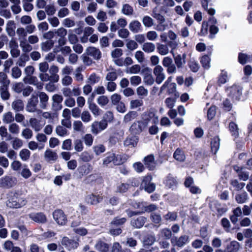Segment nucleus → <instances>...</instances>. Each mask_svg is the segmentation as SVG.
Masks as SVG:
<instances>
[{
	"mask_svg": "<svg viewBox=\"0 0 252 252\" xmlns=\"http://www.w3.org/2000/svg\"><path fill=\"white\" fill-rule=\"evenodd\" d=\"M142 21L143 25L146 27H151L154 25V20L149 16H144Z\"/></svg>",
	"mask_w": 252,
	"mask_h": 252,
	"instance_id": "3c124183",
	"label": "nucleus"
},
{
	"mask_svg": "<svg viewBox=\"0 0 252 252\" xmlns=\"http://www.w3.org/2000/svg\"><path fill=\"white\" fill-rule=\"evenodd\" d=\"M45 160L47 162H52L56 160L58 158L57 154L50 149L45 151L44 155Z\"/></svg>",
	"mask_w": 252,
	"mask_h": 252,
	"instance_id": "aec40b11",
	"label": "nucleus"
},
{
	"mask_svg": "<svg viewBox=\"0 0 252 252\" xmlns=\"http://www.w3.org/2000/svg\"><path fill=\"white\" fill-rule=\"evenodd\" d=\"M14 121V118L10 112L4 114L2 116V121L5 124H10Z\"/></svg>",
	"mask_w": 252,
	"mask_h": 252,
	"instance_id": "79ce46f5",
	"label": "nucleus"
},
{
	"mask_svg": "<svg viewBox=\"0 0 252 252\" xmlns=\"http://www.w3.org/2000/svg\"><path fill=\"white\" fill-rule=\"evenodd\" d=\"M30 252H44L40 247L36 244L32 243L29 246Z\"/></svg>",
	"mask_w": 252,
	"mask_h": 252,
	"instance_id": "774afa93",
	"label": "nucleus"
},
{
	"mask_svg": "<svg viewBox=\"0 0 252 252\" xmlns=\"http://www.w3.org/2000/svg\"><path fill=\"white\" fill-rule=\"evenodd\" d=\"M230 185L231 187L234 189V190L239 191L243 189L245 186V184L244 183H240L236 179L231 180L230 181Z\"/></svg>",
	"mask_w": 252,
	"mask_h": 252,
	"instance_id": "473e14b6",
	"label": "nucleus"
},
{
	"mask_svg": "<svg viewBox=\"0 0 252 252\" xmlns=\"http://www.w3.org/2000/svg\"><path fill=\"white\" fill-rule=\"evenodd\" d=\"M80 159L84 162L90 161L93 158V156L88 152H82L79 156Z\"/></svg>",
	"mask_w": 252,
	"mask_h": 252,
	"instance_id": "de8ad7c7",
	"label": "nucleus"
},
{
	"mask_svg": "<svg viewBox=\"0 0 252 252\" xmlns=\"http://www.w3.org/2000/svg\"><path fill=\"white\" fill-rule=\"evenodd\" d=\"M21 135L26 139H30L33 136V132L30 128L27 127L22 130Z\"/></svg>",
	"mask_w": 252,
	"mask_h": 252,
	"instance_id": "c03bdc74",
	"label": "nucleus"
},
{
	"mask_svg": "<svg viewBox=\"0 0 252 252\" xmlns=\"http://www.w3.org/2000/svg\"><path fill=\"white\" fill-rule=\"evenodd\" d=\"M29 123L31 127L36 132L40 131L45 125V123L34 118L30 119Z\"/></svg>",
	"mask_w": 252,
	"mask_h": 252,
	"instance_id": "1a4fd4ad",
	"label": "nucleus"
},
{
	"mask_svg": "<svg viewBox=\"0 0 252 252\" xmlns=\"http://www.w3.org/2000/svg\"><path fill=\"white\" fill-rule=\"evenodd\" d=\"M137 117V113L134 111H131L126 114L124 119V121L125 123H128L131 120H134Z\"/></svg>",
	"mask_w": 252,
	"mask_h": 252,
	"instance_id": "13d9d810",
	"label": "nucleus"
},
{
	"mask_svg": "<svg viewBox=\"0 0 252 252\" xmlns=\"http://www.w3.org/2000/svg\"><path fill=\"white\" fill-rule=\"evenodd\" d=\"M86 199L91 205H96L102 201L103 197L100 195L91 194L87 195Z\"/></svg>",
	"mask_w": 252,
	"mask_h": 252,
	"instance_id": "f3484780",
	"label": "nucleus"
},
{
	"mask_svg": "<svg viewBox=\"0 0 252 252\" xmlns=\"http://www.w3.org/2000/svg\"><path fill=\"white\" fill-rule=\"evenodd\" d=\"M242 210L240 207H237L233 210V215L230 217V220L233 223H235L238 221V217L242 215Z\"/></svg>",
	"mask_w": 252,
	"mask_h": 252,
	"instance_id": "4c0bfd02",
	"label": "nucleus"
},
{
	"mask_svg": "<svg viewBox=\"0 0 252 252\" xmlns=\"http://www.w3.org/2000/svg\"><path fill=\"white\" fill-rule=\"evenodd\" d=\"M91 116L90 113L87 111H83L81 115L82 121L85 123H88L91 121Z\"/></svg>",
	"mask_w": 252,
	"mask_h": 252,
	"instance_id": "338daca9",
	"label": "nucleus"
},
{
	"mask_svg": "<svg viewBox=\"0 0 252 252\" xmlns=\"http://www.w3.org/2000/svg\"><path fill=\"white\" fill-rule=\"evenodd\" d=\"M11 144L12 147L14 150H18L23 145V141L17 137H12Z\"/></svg>",
	"mask_w": 252,
	"mask_h": 252,
	"instance_id": "7c9ffc66",
	"label": "nucleus"
},
{
	"mask_svg": "<svg viewBox=\"0 0 252 252\" xmlns=\"http://www.w3.org/2000/svg\"><path fill=\"white\" fill-rule=\"evenodd\" d=\"M107 124L104 121H100V122L94 121L91 126V132L95 135H97L98 133L106 128Z\"/></svg>",
	"mask_w": 252,
	"mask_h": 252,
	"instance_id": "7ed1b4c3",
	"label": "nucleus"
},
{
	"mask_svg": "<svg viewBox=\"0 0 252 252\" xmlns=\"http://www.w3.org/2000/svg\"><path fill=\"white\" fill-rule=\"evenodd\" d=\"M23 81L25 83H29L36 86L38 89H41L43 88V83L38 82L37 78L35 76H25L23 79Z\"/></svg>",
	"mask_w": 252,
	"mask_h": 252,
	"instance_id": "f8f14e48",
	"label": "nucleus"
},
{
	"mask_svg": "<svg viewBox=\"0 0 252 252\" xmlns=\"http://www.w3.org/2000/svg\"><path fill=\"white\" fill-rule=\"evenodd\" d=\"M138 142V138L135 136L127 137L124 141V145L126 147H134Z\"/></svg>",
	"mask_w": 252,
	"mask_h": 252,
	"instance_id": "c85d7f7f",
	"label": "nucleus"
},
{
	"mask_svg": "<svg viewBox=\"0 0 252 252\" xmlns=\"http://www.w3.org/2000/svg\"><path fill=\"white\" fill-rule=\"evenodd\" d=\"M15 22L13 20H8L6 24L5 31L9 36L13 37L15 36Z\"/></svg>",
	"mask_w": 252,
	"mask_h": 252,
	"instance_id": "2eb2a0df",
	"label": "nucleus"
},
{
	"mask_svg": "<svg viewBox=\"0 0 252 252\" xmlns=\"http://www.w3.org/2000/svg\"><path fill=\"white\" fill-rule=\"evenodd\" d=\"M141 73L143 76V81L146 84L151 85L154 83L155 79L152 76L150 68L146 67L143 69Z\"/></svg>",
	"mask_w": 252,
	"mask_h": 252,
	"instance_id": "6e6552de",
	"label": "nucleus"
},
{
	"mask_svg": "<svg viewBox=\"0 0 252 252\" xmlns=\"http://www.w3.org/2000/svg\"><path fill=\"white\" fill-rule=\"evenodd\" d=\"M27 203L26 198L18 192H11L9 194L7 206L10 208H19Z\"/></svg>",
	"mask_w": 252,
	"mask_h": 252,
	"instance_id": "f257e3e1",
	"label": "nucleus"
},
{
	"mask_svg": "<svg viewBox=\"0 0 252 252\" xmlns=\"http://www.w3.org/2000/svg\"><path fill=\"white\" fill-rule=\"evenodd\" d=\"M121 12L126 16H132L134 13V9L131 5L125 3L122 5Z\"/></svg>",
	"mask_w": 252,
	"mask_h": 252,
	"instance_id": "5701e85b",
	"label": "nucleus"
},
{
	"mask_svg": "<svg viewBox=\"0 0 252 252\" xmlns=\"http://www.w3.org/2000/svg\"><path fill=\"white\" fill-rule=\"evenodd\" d=\"M226 93L231 94H236L242 93V88L240 86L234 85L226 89Z\"/></svg>",
	"mask_w": 252,
	"mask_h": 252,
	"instance_id": "c9c22d12",
	"label": "nucleus"
},
{
	"mask_svg": "<svg viewBox=\"0 0 252 252\" xmlns=\"http://www.w3.org/2000/svg\"><path fill=\"white\" fill-rule=\"evenodd\" d=\"M174 158L179 161H183L185 159V155L182 150L178 148L174 153Z\"/></svg>",
	"mask_w": 252,
	"mask_h": 252,
	"instance_id": "f704fd0d",
	"label": "nucleus"
},
{
	"mask_svg": "<svg viewBox=\"0 0 252 252\" xmlns=\"http://www.w3.org/2000/svg\"><path fill=\"white\" fill-rule=\"evenodd\" d=\"M94 248L100 252H108L109 246L106 243L99 240L96 241L94 245Z\"/></svg>",
	"mask_w": 252,
	"mask_h": 252,
	"instance_id": "6ab92c4d",
	"label": "nucleus"
},
{
	"mask_svg": "<svg viewBox=\"0 0 252 252\" xmlns=\"http://www.w3.org/2000/svg\"><path fill=\"white\" fill-rule=\"evenodd\" d=\"M153 73L156 77V82L159 84L165 78V74L164 72V69L161 65H157L154 68Z\"/></svg>",
	"mask_w": 252,
	"mask_h": 252,
	"instance_id": "423d86ee",
	"label": "nucleus"
},
{
	"mask_svg": "<svg viewBox=\"0 0 252 252\" xmlns=\"http://www.w3.org/2000/svg\"><path fill=\"white\" fill-rule=\"evenodd\" d=\"M150 219L153 222L159 225H160L162 221V218L160 215L156 213H152L151 214Z\"/></svg>",
	"mask_w": 252,
	"mask_h": 252,
	"instance_id": "8fccbe9b",
	"label": "nucleus"
},
{
	"mask_svg": "<svg viewBox=\"0 0 252 252\" xmlns=\"http://www.w3.org/2000/svg\"><path fill=\"white\" fill-rule=\"evenodd\" d=\"M157 50L159 54L164 56L169 53V48L166 45L158 44L157 46Z\"/></svg>",
	"mask_w": 252,
	"mask_h": 252,
	"instance_id": "37998d69",
	"label": "nucleus"
},
{
	"mask_svg": "<svg viewBox=\"0 0 252 252\" xmlns=\"http://www.w3.org/2000/svg\"><path fill=\"white\" fill-rule=\"evenodd\" d=\"M248 199V194L246 192L237 194L235 196V200L238 203H243Z\"/></svg>",
	"mask_w": 252,
	"mask_h": 252,
	"instance_id": "49530a36",
	"label": "nucleus"
},
{
	"mask_svg": "<svg viewBox=\"0 0 252 252\" xmlns=\"http://www.w3.org/2000/svg\"><path fill=\"white\" fill-rule=\"evenodd\" d=\"M175 245L179 247H182L189 242V236L183 235L179 238H176Z\"/></svg>",
	"mask_w": 252,
	"mask_h": 252,
	"instance_id": "a878e982",
	"label": "nucleus"
},
{
	"mask_svg": "<svg viewBox=\"0 0 252 252\" xmlns=\"http://www.w3.org/2000/svg\"><path fill=\"white\" fill-rule=\"evenodd\" d=\"M62 244L67 248L69 250L76 249L78 246V243L76 241L69 239L66 237H64L62 240Z\"/></svg>",
	"mask_w": 252,
	"mask_h": 252,
	"instance_id": "9b49d317",
	"label": "nucleus"
},
{
	"mask_svg": "<svg viewBox=\"0 0 252 252\" xmlns=\"http://www.w3.org/2000/svg\"><path fill=\"white\" fill-rule=\"evenodd\" d=\"M85 145L87 146H91L92 145L94 140L93 136L91 134H86L83 137Z\"/></svg>",
	"mask_w": 252,
	"mask_h": 252,
	"instance_id": "6e6d98bb",
	"label": "nucleus"
},
{
	"mask_svg": "<svg viewBox=\"0 0 252 252\" xmlns=\"http://www.w3.org/2000/svg\"><path fill=\"white\" fill-rule=\"evenodd\" d=\"M3 249L10 252H22V249L17 246H14L13 242L11 241H6L3 245Z\"/></svg>",
	"mask_w": 252,
	"mask_h": 252,
	"instance_id": "dca6fc26",
	"label": "nucleus"
},
{
	"mask_svg": "<svg viewBox=\"0 0 252 252\" xmlns=\"http://www.w3.org/2000/svg\"><path fill=\"white\" fill-rule=\"evenodd\" d=\"M244 236L249 239L246 242V246L251 248L252 243L251 237L252 236V230L250 229H247L244 231Z\"/></svg>",
	"mask_w": 252,
	"mask_h": 252,
	"instance_id": "5fc2aeb1",
	"label": "nucleus"
},
{
	"mask_svg": "<svg viewBox=\"0 0 252 252\" xmlns=\"http://www.w3.org/2000/svg\"><path fill=\"white\" fill-rule=\"evenodd\" d=\"M54 220L59 225H64L67 222V218L64 212L61 210H55L53 213Z\"/></svg>",
	"mask_w": 252,
	"mask_h": 252,
	"instance_id": "20e7f679",
	"label": "nucleus"
},
{
	"mask_svg": "<svg viewBox=\"0 0 252 252\" xmlns=\"http://www.w3.org/2000/svg\"><path fill=\"white\" fill-rule=\"evenodd\" d=\"M186 58V55L185 54H183L182 55H178L176 56H174V62L178 68L182 67L185 64Z\"/></svg>",
	"mask_w": 252,
	"mask_h": 252,
	"instance_id": "b1692460",
	"label": "nucleus"
},
{
	"mask_svg": "<svg viewBox=\"0 0 252 252\" xmlns=\"http://www.w3.org/2000/svg\"><path fill=\"white\" fill-rule=\"evenodd\" d=\"M114 119L113 113L111 111L106 112L103 117L102 121L105 122L108 125V123H111Z\"/></svg>",
	"mask_w": 252,
	"mask_h": 252,
	"instance_id": "0e129e2a",
	"label": "nucleus"
},
{
	"mask_svg": "<svg viewBox=\"0 0 252 252\" xmlns=\"http://www.w3.org/2000/svg\"><path fill=\"white\" fill-rule=\"evenodd\" d=\"M31 155L30 151L27 149H23L19 152V156L23 161L28 160Z\"/></svg>",
	"mask_w": 252,
	"mask_h": 252,
	"instance_id": "a19ab883",
	"label": "nucleus"
},
{
	"mask_svg": "<svg viewBox=\"0 0 252 252\" xmlns=\"http://www.w3.org/2000/svg\"><path fill=\"white\" fill-rule=\"evenodd\" d=\"M29 217L33 221L39 223H46L47 220L46 216L41 212L31 213L29 215Z\"/></svg>",
	"mask_w": 252,
	"mask_h": 252,
	"instance_id": "9d476101",
	"label": "nucleus"
},
{
	"mask_svg": "<svg viewBox=\"0 0 252 252\" xmlns=\"http://www.w3.org/2000/svg\"><path fill=\"white\" fill-rule=\"evenodd\" d=\"M92 169L93 167L90 164H83L78 167L74 175L77 179H81L84 176L89 174Z\"/></svg>",
	"mask_w": 252,
	"mask_h": 252,
	"instance_id": "f03ea898",
	"label": "nucleus"
},
{
	"mask_svg": "<svg viewBox=\"0 0 252 252\" xmlns=\"http://www.w3.org/2000/svg\"><path fill=\"white\" fill-rule=\"evenodd\" d=\"M144 127V123L141 121H138L134 123L130 127V131L134 133L137 134L142 131Z\"/></svg>",
	"mask_w": 252,
	"mask_h": 252,
	"instance_id": "412c9836",
	"label": "nucleus"
},
{
	"mask_svg": "<svg viewBox=\"0 0 252 252\" xmlns=\"http://www.w3.org/2000/svg\"><path fill=\"white\" fill-rule=\"evenodd\" d=\"M54 44V41L52 40H47L41 44V48L42 51L47 52L51 49Z\"/></svg>",
	"mask_w": 252,
	"mask_h": 252,
	"instance_id": "2f4dec72",
	"label": "nucleus"
},
{
	"mask_svg": "<svg viewBox=\"0 0 252 252\" xmlns=\"http://www.w3.org/2000/svg\"><path fill=\"white\" fill-rule=\"evenodd\" d=\"M74 149L77 152H81L83 151L84 146L83 142L81 140L77 139H76L74 142Z\"/></svg>",
	"mask_w": 252,
	"mask_h": 252,
	"instance_id": "69168bd1",
	"label": "nucleus"
},
{
	"mask_svg": "<svg viewBox=\"0 0 252 252\" xmlns=\"http://www.w3.org/2000/svg\"><path fill=\"white\" fill-rule=\"evenodd\" d=\"M20 46L23 52L28 53L32 50V46L26 39H20Z\"/></svg>",
	"mask_w": 252,
	"mask_h": 252,
	"instance_id": "393cba45",
	"label": "nucleus"
},
{
	"mask_svg": "<svg viewBox=\"0 0 252 252\" xmlns=\"http://www.w3.org/2000/svg\"><path fill=\"white\" fill-rule=\"evenodd\" d=\"M146 220V218L140 216L136 219H133L131 221V223L132 226L136 228H140L144 225Z\"/></svg>",
	"mask_w": 252,
	"mask_h": 252,
	"instance_id": "4be33fe9",
	"label": "nucleus"
},
{
	"mask_svg": "<svg viewBox=\"0 0 252 252\" xmlns=\"http://www.w3.org/2000/svg\"><path fill=\"white\" fill-rule=\"evenodd\" d=\"M16 184V180L9 176H5L0 178V188L9 189Z\"/></svg>",
	"mask_w": 252,
	"mask_h": 252,
	"instance_id": "39448f33",
	"label": "nucleus"
},
{
	"mask_svg": "<svg viewBox=\"0 0 252 252\" xmlns=\"http://www.w3.org/2000/svg\"><path fill=\"white\" fill-rule=\"evenodd\" d=\"M12 90L16 93H20L24 89V84L21 82L15 83L12 84Z\"/></svg>",
	"mask_w": 252,
	"mask_h": 252,
	"instance_id": "bf43d9fd",
	"label": "nucleus"
},
{
	"mask_svg": "<svg viewBox=\"0 0 252 252\" xmlns=\"http://www.w3.org/2000/svg\"><path fill=\"white\" fill-rule=\"evenodd\" d=\"M176 85L175 83H167L165 82L161 88V91L167 88V93L169 94H174L176 92Z\"/></svg>",
	"mask_w": 252,
	"mask_h": 252,
	"instance_id": "c756f323",
	"label": "nucleus"
},
{
	"mask_svg": "<svg viewBox=\"0 0 252 252\" xmlns=\"http://www.w3.org/2000/svg\"><path fill=\"white\" fill-rule=\"evenodd\" d=\"M177 215L176 212H168L163 216L164 219L166 221H173L176 220Z\"/></svg>",
	"mask_w": 252,
	"mask_h": 252,
	"instance_id": "603ef678",
	"label": "nucleus"
},
{
	"mask_svg": "<svg viewBox=\"0 0 252 252\" xmlns=\"http://www.w3.org/2000/svg\"><path fill=\"white\" fill-rule=\"evenodd\" d=\"M86 53L87 55L93 56L96 60L99 59L101 56L100 50L94 47L87 48L86 50Z\"/></svg>",
	"mask_w": 252,
	"mask_h": 252,
	"instance_id": "a211bd4d",
	"label": "nucleus"
},
{
	"mask_svg": "<svg viewBox=\"0 0 252 252\" xmlns=\"http://www.w3.org/2000/svg\"><path fill=\"white\" fill-rule=\"evenodd\" d=\"M142 48L145 52L150 53L155 50L156 46L152 42H146L143 44Z\"/></svg>",
	"mask_w": 252,
	"mask_h": 252,
	"instance_id": "72a5a7b5",
	"label": "nucleus"
},
{
	"mask_svg": "<svg viewBox=\"0 0 252 252\" xmlns=\"http://www.w3.org/2000/svg\"><path fill=\"white\" fill-rule=\"evenodd\" d=\"M128 28L132 32L134 33L139 32L142 30L141 24L136 20H132L129 23Z\"/></svg>",
	"mask_w": 252,
	"mask_h": 252,
	"instance_id": "ddd939ff",
	"label": "nucleus"
},
{
	"mask_svg": "<svg viewBox=\"0 0 252 252\" xmlns=\"http://www.w3.org/2000/svg\"><path fill=\"white\" fill-rule=\"evenodd\" d=\"M0 135L2 138H6L7 140H11L12 136L8 132L7 128L5 126H0Z\"/></svg>",
	"mask_w": 252,
	"mask_h": 252,
	"instance_id": "09e8293b",
	"label": "nucleus"
},
{
	"mask_svg": "<svg viewBox=\"0 0 252 252\" xmlns=\"http://www.w3.org/2000/svg\"><path fill=\"white\" fill-rule=\"evenodd\" d=\"M211 59L208 56L205 55L202 57L200 63L203 67L205 69H209L210 67Z\"/></svg>",
	"mask_w": 252,
	"mask_h": 252,
	"instance_id": "a18cd8bd",
	"label": "nucleus"
},
{
	"mask_svg": "<svg viewBox=\"0 0 252 252\" xmlns=\"http://www.w3.org/2000/svg\"><path fill=\"white\" fill-rule=\"evenodd\" d=\"M240 245L237 241L231 242L227 245L225 250V252H237L239 249Z\"/></svg>",
	"mask_w": 252,
	"mask_h": 252,
	"instance_id": "cd10ccee",
	"label": "nucleus"
},
{
	"mask_svg": "<svg viewBox=\"0 0 252 252\" xmlns=\"http://www.w3.org/2000/svg\"><path fill=\"white\" fill-rule=\"evenodd\" d=\"M220 139L218 136L214 137L211 142V150L216 154L220 148Z\"/></svg>",
	"mask_w": 252,
	"mask_h": 252,
	"instance_id": "bb28decb",
	"label": "nucleus"
},
{
	"mask_svg": "<svg viewBox=\"0 0 252 252\" xmlns=\"http://www.w3.org/2000/svg\"><path fill=\"white\" fill-rule=\"evenodd\" d=\"M143 161L146 166L150 170H153L155 169L156 163L153 155H150L145 157Z\"/></svg>",
	"mask_w": 252,
	"mask_h": 252,
	"instance_id": "4468645a",
	"label": "nucleus"
},
{
	"mask_svg": "<svg viewBox=\"0 0 252 252\" xmlns=\"http://www.w3.org/2000/svg\"><path fill=\"white\" fill-rule=\"evenodd\" d=\"M229 129L231 135L235 137L239 135L238 126L234 122H230L229 125Z\"/></svg>",
	"mask_w": 252,
	"mask_h": 252,
	"instance_id": "58836bf2",
	"label": "nucleus"
},
{
	"mask_svg": "<svg viewBox=\"0 0 252 252\" xmlns=\"http://www.w3.org/2000/svg\"><path fill=\"white\" fill-rule=\"evenodd\" d=\"M73 128L75 131H83V124L80 121H75L73 124Z\"/></svg>",
	"mask_w": 252,
	"mask_h": 252,
	"instance_id": "052dcab7",
	"label": "nucleus"
},
{
	"mask_svg": "<svg viewBox=\"0 0 252 252\" xmlns=\"http://www.w3.org/2000/svg\"><path fill=\"white\" fill-rule=\"evenodd\" d=\"M228 80L227 73L226 71H222L219 75L218 82L220 84L225 83Z\"/></svg>",
	"mask_w": 252,
	"mask_h": 252,
	"instance_id": "680f3d73",
	"label": "nucleus"
},
{
	"mask_svg": "<svg viewBox=\"0 0 252 252\" xmlns=\"http://www.w3.org/2000/svg\"><path fill=\"white\" fill-rule=\"evenodd\" d=\"M8 130L11 134L18 135L20 132V127L17 124L12 123L8 126Z\"/></svg>",
	"mask_w": 252,
	"mask_h": 252,
	"instance_id": "ea45409f",
	"label": "nucleus"
},
{
	"mask_svg": "<svg viewBox=\"0 0 252 252\" xmlns=\"http://www.w3.org/2000/svg\"><path fill=\"white\" fill-rule=\"evenodd\" d=\"M165 184L169 188H172L176 185L177 182L174 177L168 176L165 180Z\"/></svg>",
	"mask_w": 252,
	"mask_h": 252,
	"instance_id": "864d4df0",
	"label": "nucleus"
},
{
	"mask_svg": "<svg viewBox=\"0 0 252 252\" xmlns=\"http://www.w3.org/2000/svg\"><path fill=\"white\" fill-rule=\"evenodd\" d=\"M127 22L124 18H119L116 22H112L110 25V30L112 32H115L119 28H125L127 25Z\"/></svg>",
	"mask_w": 252,
	"mask_h": 252,
	"instance_id": "0eeeda50",
	"label": "nucleus"
},
{
	"mask_svg": "<svg viewBox=\"0 0 252 252\" xmlns=\"http://www.w3.org/2000/svg\"><path fill=\"white\" fill-rule=\"evenodd\" d=\"M56 132L59 136L62 137L68 134V131L66 128L61 126H58L56 127Z\"/></svg>",
	"mask_w": 252,
	"mask_h": 252,
	"instance_id": "4d7b16f0",
	"label": "nucleus"
},
{
	"mask_svg": "<svg viewBox=\"0 0 252 252\" xmlns=\"http://www.w3.org/2000/svg\"><path fill=\"white\" fill-rule=\"evenodd\" d=\"M22 74L21 69L17 66L13 67L11 69V75L14 78H19Z\"/></svg>",
	"mask_w": 252,
	"mask_h": 252,
	"instance_id": "e2e57ef3",
	"label": "nucleus"
},
{
	"mask_svg": "<svg viewBox=\"0 0 252 252\" xmlns=\"http://www.w3.org/2000/svg\"><path fill=\"white\" fill-rule=\"evenodd\" d=\"M141 70V67L139 64H134L131 66L127 67L126 72L127 74H138Z\"/></svg>",
	"mask_w": 252,
	"mask_h": 252,
	"instance_id": "e433bc0d",
	"label": "nucleus"
}]
</instances>
